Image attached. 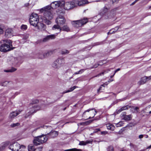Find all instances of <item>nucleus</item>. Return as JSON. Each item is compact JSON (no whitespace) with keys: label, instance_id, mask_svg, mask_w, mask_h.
Here are the masks:
<instances>
[{"label":"nucleus","instance_id":"nucleus-36","mask_svg":"<svg viewBox=\"0 0 151 151\" xmlns=\"http://www.w3.org/2000/svg\"><path fill=\"white\" fill-rule=\"evenodd\" d=\"M69 53V51L66 49L62 50L61 51V54L62 55H65L68 54Z\"/></svg>","mask_w":151,"mask_h":151},{"label":"nucleus","instance_id":"nucleus-17","mask_svg":"<svg viewBox=\"0 0 151 151\" xmlns=\"http://www.w3.org/2000/svg\"><path fill=\"white\" fill-rule=\"evenodd\" d=\"M58 134V132L55 131H52L48 134V136L50 138H54L57 137Z\"/></svg>","mask_w":151,"mask_h":151},{"label":"nucleus","instance_id":"nucleus-49","mask_svg":"<svg viewBox=\"0 0 151 151\" xmlns=\"http://www.w3.org/2000/svg\"><path fill=\"white\" fill-rule=\"evenodd\" d=\"M22 148L23 149H25V147L24 145H20V149Z\"/></svg>","mask_w":151,"mask_h":151},{"label":"nucleus","instance_id":"nucleus-12","mask_svg":"<svg viewBox=\"0 0 151 151\" xmlns=\"http://www.w3.org/2000/svg\"><path fill=\"white\" fill-rule=\"evenodd\" d=\"M30 111L29 112V115L37 111L40 109V107L37 106V105H32L30 104Z\"/></svg>","mask_w":151,"mask_h":151},{"label":"nucleus","instance_id":"nucleus-2","mask_svg":"<svg viewBox=\"0 0 151 151\" xmlns=\"http://www.w3.org/2000/svg\"><path fill=\"white\" fill-rule=\"evenodd\" d=\"M51 8V7L48 5L40 10V12H41L44 13V17L47 20L51 19L53 18V15L50 11Z\"/></svg>","mask_w":151,"mask_h":151},{"label":"nucleus","instance_id":"nucleus-58","mask_svg":"<svg viewBox=\"0 0 151 151\" xmlns=\"http://www.w3.org/2000/svg\"><path fill=\"white\" fill-rule=\"evenodd\" d=\"M113 81V80H109L108 81V82H109V83H110V82H111V81Z\"/></svg>","mask_w":151,"mask_h":151},{"label":"nucleus","instance_id":"nucleus-30","mask_svg":"<svg viewBox=\"0 0 151 151\" xmlns=\"http://www.w3.org/2000/svg\"><path fill=\"white\" fill-rule=\"evenodd\" d=\"M146 76H145L142 77L140 81V83L141 84H143L145 83L147 81V79Z\"/></svg>","mask_w":151,"mask_h":151},{"label":"nucleus","instance_id":"nucleus-7","mask_svg":"<svg viewBox=\"0 0 151 151\" xmlns=\"http://www.w3.org/2000/svg\"><path fill=\"white\" fill-rule=\"evenodd\" d=\"M9 148L12 151H18L20 149V145L17 142H14L10 145Z\"/></svg>","mask_w":151,"mask_h":151},{"label":"nucleus","instance_id":"nucleus-52","mask_svg":"<svg viewBox=\"0 0 151 151\" xmlns=\"http://www.w3.org/2000/svg\"><path fill=\"white\" fill-rule=\"evenodd\" d=\"M107 132L106 131H103L101 132V134H106L107 133Z\"/></svg>","mask_w":151,"mask_h":151},{"label":"nucleus","instance_id":"nucleus-11","mask_svg":"<svg viewBox=\"0 0 151 151\" xmlns=\"http://www.w3.org/2000/svg\"><path fill=\"white\" fill-rule=\"evenodd\" d=\"M66 20L65 18L63 16H59L57 18L55 22L58 24L60 25H62L65 22Z\"/></svg>","mask_w":151,"mask_h":151},{"label":"nucleus","instance_id":"nucleus-39","mask_svg":"<svg viewBox=\"0 0 151 151\" xmlns=\"http://www.w3.org/2000/svg\"><path fill=\"white\" fill-rule=\"evenodd\" d=\"M4 27L2 25H0V34H2L4 33Z\"/></svg>","mask_w":151,"mask_h":151},{"label":"nucleus","instance_id":"nucleus-57","mask_svg":"<svg viewBox=\"0 0 151 151\" xmlns=\"http://www.w3.org/2000/svg\"><path fill=\"white\" fill-rule=\"evenodd\" d=\"M41 127L45 129L47 128V126H41Z\"/></svg>","mask_w":151,"mask_h":151},{"label":"nucleus","instance_id":"nucleus-48","mask_svg":"<svg viewBox=\"0 0 151 151\" xmlns=\"http://www.w3.org/2000/svg\"><path fill=\"white\" fill-rule=\"evenodd\" d=\"M108 84L107 83V82H105L103 84L101 85V86L104 88L105 86H107L108 85Z\"/></svg>","mask_w":151,"mask_h":151},{"label":"nucleus","instance_id":"nucleus-47","mask_svg":"<svg viewBox=\"0 0 151 151\" xmlns=\"http://www.w3.org/2000/svg\"><path fill=\"white\" fill-rule=\"evenodd\" d=\"M126 112H122V114H121V117H124V116H125L126 115Z\"/></svg>","mask_w":151,"mask_h":151},{"label":"nucleus","instance_id":"nucleus-10","mask_svg":"<svg viewBox=\"0 0 151 151\" xmlns=\"http://www.w3.org/2000/svg\"><path fill=\"white\" fill-rule=\"evenodd\" d=\"M86 112H89V115L90 116L89 118V119H91L93 118L96 114L97 113V111H96V110L93 108H91L89 109L86 111H85L83 113V115H84L85 114Z\"/></svg>","mask_w":151,"mask_h":151},{"label":"nucleus","instance_id":"nucleus-1","mask_svg":"<svg viewBox=\"0 0 151 151\" xmlns=\"http://www.w3.org/2000/svg\"><path fill=\"white\" fill-rule=\"evenodd\" d=\"M12 46V42L10 40H2L0 41V51L1 52L9 51Z\"/></svg>","mask_w":151,"mask_h":151},{"label":"nucleus","instance_id":"nucleus-6","mask_svg":"<svg viewBox=\"0 0 151 151\" xmlns=\"http://www.w3.org/2000/svg\"><path fill=\"white\" fill-rule=\"evenodd\" d=\"M62 8L66 10H69L72 9L76 6V4L73 1H67L65 2L63 1Z\"/></svg>","mask_w":151,"mask_h":151},{"label":"nucleus","instance_id":"nucleus-8","mask_svg":"<svg viewBox=\"0 0 151 151\" xmlns=\"http://www.w3.org/2000/svg\"><path fill=\"white\" fill-rule=\"evenodd\" d=\"M52 52L51 51H50L47 53H45L42 51H40L37 53L36 56L38 58L42 59L52 54Z\"/></svg>","mask_w":151,"mask_h":151},{"label":"nucleus","instance_id":"nucleus-55","mask_svg":"<svg viewBox=\"0 0 151 151\" xmlns=\"http://www.w3.org/2000/svg\"><path fill=\"white\" fill-rule=\"evenodd\" d=\"M143 137V135L142 134H140L139 135V139H142V138Z\"/></svg>","mask_w":151,"mask_h":151},{"label":"nucleus","instance_id":"nucleus-45","mask_svg":"<svg viewBox=\"0 0 151 151\" xmlns=\"http://www.w3.org/2000/svg\"><path fill=\"white\" fill-rule=\"evenodd\" d=\"M42 148V147L40 146L37 147V148L36 150H37V151H41Z\"/></svg>","mask_w":151,"mask_h":151},{"label":"nucleus","instance_id":"nucleus-62","mask_svg":"<svg viewBox=\"0 0 151 151\" xmlns=\"http://www.w3.org/2000/svg\"><path fill=\"white\" fill-rule=\"evenodd\" d=\"M4 83H6V84H7V83H8L7 82H6V81H5V82H4Z\"/></svg>","mask_w":151,"mask_h":151},{"label":"nucleus","instance_id":"nucleus-37","mask_svg":"<svg viewBox=\"0 0 151 151\" xmlns=\"http://www.w3.org/2000/svg\"><path fill=\"white\" fill-rule=\"evenodd\" d=\"M20 125V124L18 123H13L11 124L10 127H18Z\"/></svg>","mask_w":151,"mask_h":151},{"label":"nucleus","instance_id":"nucleus-60","mask_svg":"<svg viewBox=\"0 0 151 151\" xmlns=\"http://www.w3.org/2000/svg\"><path fill=\"white\" fill-rule=\"evenodd\" d=\"M148 135H146L145 138H148Z\"/></svg>","mask_w":151,"mask_h":151},{"label":"nucleus","instance_id":"nucleus-33","mask_svg":"<svg viewBox=\"0 0 151 151\" xmlns=\"http://www.w3.org/2000/svg\"><path fill=\"white\" fill-rule=\"evenodd\" d=\"M17 70V69L14 68H12L11 69L8 70H4V71L6 72H10L12 73L15 71Z\"/></svg>","mask_w":151,"mask_h":151},{"label":"nucleus","instance_id":"nucleus-22","mask_svg":"<svg viewBox=\"0 0 151 151\" xmlns=\"http://www.w3.org/2000/svg\"><path fill=\"white\" fill-rule=\"evenodd\" d=\"M52 67L58 69L60 67L56 60L52 64Z\"/></svg>","mask_w":151,"mask_h":151},{"label":"nucleus","instance_id":"nucleus-16","mask_svg":"<svg viewBox=\"0 0 151 151\" xmlns=\"http://www.w3.org/2000/svg\"><path fill=\"white\" fill-rule=\"evenodd\" d=\"M36 26L38 29L41 31L44 30L46 28L45 26L41 23H38Z\"/></svg>","mask_w":151,"mask_h":151},{"label":"nucleus","instance_id":"nucleus-54","mask_svg":"<svg viewBox=\"0 0 151 151\" xmlns=\"http://www.w3.org/2000/svg\"><path fill=\"white\" fill-rule=\"evenodd\" d=\"M119 0H112L113 3L118 2Z\"/></svg>","mask_w":151,"mask_h":151},{"label":"nucleus","instance_id":"nucleus-44","mask_svg":"<svg viewBox=\"0 0 151 151\" xmlns=\"http://www.w3.org/2000/svg\"><path fill=\"white\" fill-rule=\"evenodd\" d=\"M27 28V26L26 25H22L21 26L22 29H26Z\"/></svg>","mask_w":151,"mask_h":151},{"label":"nucleus","instance_id":"nucleus-43","mask_svg":"<svg viewBox=\"0 0 151 151\" xmlns=\"http://www.w3.org/2000/svg\"><path fill=\"white\" fill-rule=\"evenodd\" d=\"M113 147L112 146H109L107 148V151H113Z\"/></svg>","mask_w":151,"mask_h":151},{"label":"nucleus","instance_id":"nucleus-53","mask_svg":"<svg viewBox=\"0 0 151 151\" xmlns=\"http://www.w3.org/2000/svg\"><path fill=\"white\" fill-rule=\"evenodd\" d=\"M146 78L147 80V81L150 80L151 79V76H149V77H147Z\"/></svg>","mask_w":151,"mask_h":151},{"label":"nucleus","instance_id":"nucleus-51","mask_svg":"<svg viewBox=\"0 0 151 151\" xmlns=\"http://www.w3.org/2000/svg\"><path fill=\"white\" fill-rule=\"evenodd\" d=\"M100 131V129H97L95 130V131L94 132V133H96L98 132V131Z\"/></svg>","mask_w":151,"mask_h":151},{"label":"nucleus","instance_id":"nucleus-9","mask_svg":"<svg viewBox=\"0 0 151 151\" xmlns=\"http://www.w3.org/2000/svg\"><path fill=\"white\" fill-rule=\"evenodd\" d=\"M63 1H55L52 2L51 4V6H50L52 9H56L58 7H60L62 8V6L63 5Z\"/></svg>","mask_w":151,"mask_h":151},{"label":"nucleus","instance_id":"nucleus-26","mask_svg":"<svg viewBox=\"0 0 151 151\" xmlns=\"http://www.w3.org/2000/svg\"><path fill=\"white\" fill-rule=\"evenodd\" d=\"M60 24H57L56 25H54L52 27V29L53 30H55L56 29H58L59 30V32H61V27L60 26Z\"/></svg>","mask_w":151,"mask_h":151},{"label":"nucleus","instance_id":"nucleus-46","mask_svg":"<svg viewBox=\"0 0 151 151\" xmlns=\"http://www.w3.org/2000/svg\"><path fill=\"white\" fill-rule=\"evenodd\" d=\"M107 72H106L107 73ZM106 71H104L103 72H102L101 73H100V74L97 75L95 76V77H97L99 76H101V74H103L104 73H106Z\"/></svg>","mask_w":151,"mask_h":151},{"label":"nucleus","instance_id":"nucleus-20","mask_svg":"<svg viewBox=\"0 0 151 151\" xmlns=\"http://www.w3.org/2000/svg\"><path fill=\"white\" fill-rule=\"evenodd\" d=\"M92 142V140H87L86 141H81L80 142L79 145H85L91 143Z\"/></svg>","mask_w":151,"mask_h":151},{"label":"nucleus","instance_id":"nucleus-61","mask_svg":"<svg viewBox=\"0 0 151 151\" xmlns=\"http://www.w3.org/2000/svg\"><path fill=\"white\" fill-rule=\"evenodd\" d=\"M114 76V74L113 75L111 76H110V78H112V77Z\"/></svg>","mask_w":151,"mask_h":151},{"label":"nucleus","instance_id":"nucleus-13","mask_svg":"<svg viewBox=\"0 0 151 151\" xmlns=\"http://www.w3.org/2000/svg\"><path fill=\"white\" fill-rule=\"evenodd\" d=\"M21 111H19V110L18 111H13L11 113L9 116V118L11 120H12L14 118H15L16 116L19 115Z\"/></svg>","mask_w":151,"mask_h":151},{"label":"nucleus","instance_id":"nucleus-42","mask_svg":"<svg viewBox=\"0 0 151 151\" xmlns=\"http://www.w3.org/2000/svg\"><path fill=\"white\" fill-rule=\"evenodd\" d=\"M49 40H50V39L49 37L48 36V35H47L43 39V41L44 42H46L48 41Z\"/></svg>","mask_w":151,"mask_h":151},{"label":"nucleus","instance_id":"nucleus-38","mask_svg":"<svg viewBox=\"0 0 151 151\" xmlns=\"http://www.w3.org/2000/svg\"><path fill=\"white\" fill-rule=\"evenodd\" d=\"M104 88L101 85L100 87H99V88L97 90V92L98 93H99L100 92H102V91L104 90Z\"/></svg>","mask_w":151,"mask_h":151},{"label":"nucleus","instance_id":"nucleus-50","mask_svg":"<svg viewBox=\"0 0 151 151\" xmlns=\"http://www.w3.org/2000/svg\"><path fill=\"white\" fill-rule=\"evenodd\" d=\"M46 23L47 24H50L51 23V22L49 20H47V21L46 22Z\"/></svg>","mask_w":151,"mask_h":151},{"label":"nucleus","instance_id":"nucleus-34","mask_svg":"<svg viewBox=\"0 0 151 151\" xmlns=\"http://www.w3.org/2000/svg\"><path fill=\"white\" fill-rule=\"evenodd\" d=\"M64 151H82L81 149L73 148L65 150Z\"/></svg>","mask_w":151,"mask_h":151},{"label":"nucleus","instance_id":"nucleus-31","mask_svg":"<svg viewBox=\"0 0 151 151\" xmlns=\"http://www.w3.org/2000/svg\"><path fill=\"white\" fill-rule=\"evenodd\" d=\"M131 111L133 113H137L139 112V108L136 107H133L131 108Z\"/></svg>","mask_w":151,"mask_h":151},{"label":"nucleus","instance_id":"nucleus-23","mask_svg":"<svg viewBox=\"0 0 151 151\" xmlns=\"http://www.w3.org/2000/svg\"><path fill=\"white\" fill-rule=\"evenodd\" d=\"M61 31L63 30V31H66L67 32H69L70 29L68 27L67 25H65L62 27H61Z\"/></svg>","mask_w":151,"mask_h":151},{"label":"nucleus","instance_id":"nucleus-40","mask_svg":"<svg viewBox=\"0 0 151 151\" xmlns=\"http://www.w3.org/2000/svg\"><path fill=\"white\" fill-rule=\"evenodd\" d=\"M58 34H56V35H48L50 40L53 39L55 38L56 36Z\"/></svg>","mask_w":151,"mask_h":151},{"label":"nucleus","instance_id":"nucleus-41","mask_svg":"<svg viewBox=\"0 0 151 151\" xmlns=\"http://www.w3.org/2000/svg\"><path fill=\"white\" fill-rule=\"evenodd\" d=\"M85 70L84 69H81L79 71L77 72L76 73H75L74 74H81Z\"/></svg>","mask_w":151,"mask_h":151},{"label":"nucleus","instance_id":"nucleus-56","mask_svg":"<svg viewBox=\"0 0 151 151\" xmlns=\"http://www.w3.org/2000/svg\"><path fill=\"white\" fill-rule=\"evenodd\" d=\"M120 70V68H119L117 69L115 71L114 73V75L115 74V73L117 72L118 71H119Z\"/></svg>","mask_w":151,"mask_h":151},{"label":"nucleus","instance_id":"nucleus-15","mask_svg":"<svg viewBox=\"0 0 151 151\" xmlns=\"http://www.w3.org/2000/svg\"><path fill=\"white\" fill-rule=\"evenodd\" d=\"M109 9L106 6H105L102 9H101L100 13L99 14L100 15L104 16V15L108 12V11Z\"/></svg>","mask_w":151,"mask_h":151},{"label":"nucleus","instance_id":"nucleus-29","mask_svg":"<svg viewBox=\"0 0 151 151\" xmlns=\"http://www.w3.org/2000/svg\"><path fill=\"white\" fill-rule=\"evenodd\" d=\"M77 87L76 86H74L73 87H71L68 90L66 91H64L63 92V93H67L71 92V91H73L74 89H75Z\"/></svg>","mask_w":151,"mask_h":151},{"label":"nucleus","instance_id":"nucleus-19","mask_svg":"<svg viewBox=\"0 0 151 151\" xmlns=\"http://www.w3.org/2000/svg\"><path fill=\"white\" fill-rule=\"evenodd\" d=\"M113 15L112 14L111 12H108L103 16V17L105 19H110L113 17Z\"/></svg>","mask_w":151,"mask_h":151},{"label":"nucleus","instance_id":"nucleus-35","mask_svg":"<svg viewBox=\"0 0 151 151\" xmlns=\"http://www.w3.org/2000/svg\"><path fill=\"white\" fill-rule=\"evenodd\" d=\"M35 150L36 149H35L34 147L33 146L30 145L28 146V151H35Z\"/></svg>","mask_w":151,"mask_h":151},{"label":"nucleus","instance_id":"nucleus-27","mask_svg":"<svg viewBox=\"0 0 151 151\" xmlns=\"http://www.w3.org/2000/svg\"><path fill=\"white\" fill-rule=\"evenodd\" d=\"M119 28V27H116L114 29H112L108 32V34L114 33Z\"/></svg>","mask_w":151,"mask_h":151},{"label":"nucleus","instance_id":"nucleus-14","mask_svg":"<svg viewBox=\"0 0 151 151\" xmlns=\"http://www.w3.org/2000/svg\"><path fill=\"white\" fill-rule=\"evenodd\" d=\"M13 30L10 28H7L5 32V36L7 37H10L13 34Z\"/></svg>","mask_w":151,"mask_h":151},{"label":"nucleus","instance_id":"nucleus-28","mask_svg":"<svg viewBox=\"0 0 151 151\" xmlns=\"http://www.w3.org/2000/svg\"><path fill=\"white\" fill-rule=\"evenodd\" d=\"M132 117L131 115H126L123 118V119L126 121H129L131 120Z\"/></svg>","mask_w":151,"mask_h":151},{"label":"nucleus","instance_id":"nucleus-25","mask_svg":"<svg viewBox=\"0 0 151 151\" xmlns=\"http://www.w3.org/2000/svg\"><path fill=\"white\" fill-rule=\"evenodd\" d=\"M106 127L108 129L112 131L114 130L115 128L114 125L110 124H107Z\"/></svg>","mask_w":151,"mask_h":151},{"label":"nucleus","instance_id":"nucleus-59","mask_svg":"<svg viewBox=\"0 0 151 151\" xmlns=\"http://www.w3.org/2000/svg\"><path fill=\"white\" fill-rule=\"evenodd\" d=\"M151 148V145H150V146H149L147 148V149H150V148Z\"/></svg>","mask_w":151,"mask_h":151},{"label":"nucleus","instance_id":"nucleus-5","mask_svg":"<svg viewBox=\"0 0 151 151\" xmlns=\"http://www.w3.org/2000/svg\"><path fill=\"white\" fill-rule=\"evenodd\" d=\"M87 22V19H83L72 21L71 23L74 27L78 28L86 24Z\"/></svg>","mask_w":151,"mask_h":151},{"label":"nucleus","instance_id":"nucleus-63","mask_svg":"<svg viewBox=\"0 0 151 151\" xmlns=\"http://www.w3.org/2000/svg\"><path fill=\"white\" fill-rule=\"evenodd\" d=\"M149 9H151V6H149Z\"/></svg>","mask_w":151,"mask_h":151},{"label":"nucleus","instance_id":"nucleus-4","mask_svg":"<svg viewBox=\"0 0 151 151\" xmlns=\"http://www.w3.org/2000/svg\"><path fill=\"white\" fill-rule=\"evenodd\" d=\"M47 140L45 136H40L35 138L33 142L34 145L37 146L46 142Z\"/></svg>","mask_w":151,"mask_h":151},{"label":"nucleus","instance_id":"nucleus-3","mask_svg":"<svg viewBox=\"0 0 151 151\" xmlns=\"http://www.w3.org/2000/svg\"><path fill=\"white\" fill-rule=\"evenodd\" d=\"M39 21V17L37 14L33 13L31 15L29 19V22L31 25L36 27Z\"/></svg>","mask_w":151,"mask_h":151},{"label":"nucleus","instance_id":"nucleus-24","mask_svg":"<svg viewBox=\"0 0 151 151\" xmlns=\"http://www.w3.org/2000/svg\"><path fill=\"white\" fill-rule=\"evenodd\" d=\"M9 142H6L2 143L0 146L2 150L4 149L9 144Z\"/></svg>","mask_w":151,"mask_h":151},{"label":"nucleus","instance_id":"nucleus-32","mask_svg":"<svg viewBox=\"0 0 151 151\" xmlns=\"http://www.w3.org/2000/svg\"><path fill=\"white\" fill-rule=\"evenodd\" d=\"M127 106H123L121 108V109L118 110L117 111V114L119 113L122 111L124 110H126L128 109V108L127 107Z\"/></svg>","mask_w":151,"mask_h":151},{"label":"nucleus","instance_id":"nucleus-18","mask_svg":"<svg viewBox=\"0 0 151 151\" xmlns=\"http://www.w3.org/2000/svg\"><path fill=\"white\" fill-rule=\"evenodd\" d=\"M60 67L65 63V60L64 58H61L58 59L56 60Z\"/></svg>","mask_w":151,"mask_h":151},{"label":"nucleus","instance_id":"nucleus-64","mask_svg":"<svg viewBox=\"0 0 151 151\" xmlns=\"http://www.w3.org/2000/svg\"><path fill=\"white\" fill-rule=\"evenodd\" d=\"M134 4H134V3L133 2V3L132 4H132V5H134Z\"/></svg>","mask_w":151,"mask_h":151},{"label":"nucleus","instance_id":"nucleus-21","mask_svg":"<svg viewBox=\"0 0 151 151\" xmlns=\"http://www.w3.org/2000/svg\"><path fill=\"white\" fill-rule=\"evenodd\" d=\"M88 2L86 0H81L79 1L78 5L79 6H83L88 4Z\"/></svg>","mask_w":151,"mask_h":151}]
</instances>
